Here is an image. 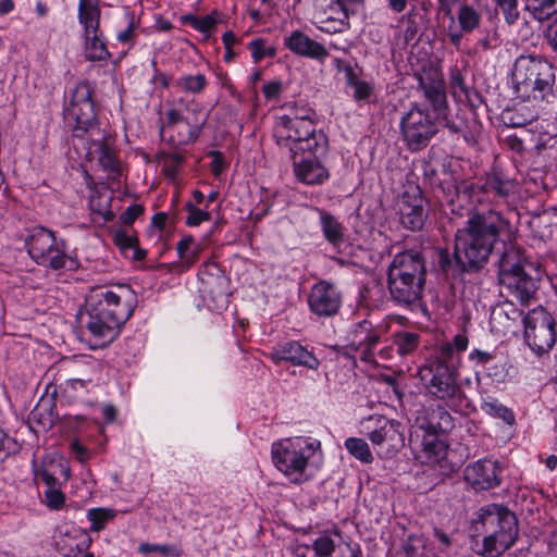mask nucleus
<instances>
[{"label":"nucleus","instance_id":"nucleus-39","mask_svg":"<svg viewBox=\"0 0 557 557\" xmlns=\"http://www.w3.org/2000/svg\"><path fill=\"white\" fill-rule=\"evenodd\" d=\"M345 448L350 455L364 463H371L374 460L368 443L362 438H347L345 441Z\"/></svg>","mask_w":557,"mask_h":557},{"label":"nucleus","instance_id":"nucleus-1","mask_svg":"<svg viewBox=\"0 0 557 557\" xmlns=\"http://www.w3.org/2000/svg\"><path fill=\"white\" fill-rule=\"evenodd\" d=\"M499 252L498 278L522 304L536 294L537 280L524 271V251L512 242L510 221L495 209L471 208L455 234V256L462 270L479 271Z\"/></svg>","mask_w":557,"mask_h":557},{"label":"nucleus","instance_id":"nucleus-43","mask_svg":"<svg viewBox=\"0 0 557 557\" xmlns=\"http://www.w3.org/2000/svg\"><path fill=\"white\" fill-rule=\"evenodd\" d=\"M113 243L122 252H125L138 244V238L135 234H131L124 228H119L113 232Z\"/></svg>","mask_w":557,"mask_h":557},{"label":"nucleus","instance_id":"nucleus-55","mask_svg":"<svg viewBox=\"0 0 557 557\" xmlns=\"http://www.w3.org/2000/svg\"><path fill=\"white\" fill-rule=\"evenodd\" d=\"M423 183L429 187L433 188L436 184H440V177L436 166L430 162L424 161L422 164Z\"/></svg>","mask_w":557,"mask_h":557},{"label":"nucleus","instance_id":"nucleus-63","mask_svg":"<svg viewBox=\"0 0 557 557\" xmlns=\"http://www.w3.org/2000/svg\"><path fill=\"white\" fill-rule=\"evenodd\" d=\"M264 44H265V40L262 38L253 39L252 41L249 42V49L251 51V55H252V59L255 60V62H259L260 60H262L264 58V53H263V50L265 49Z\"/></svg>","mask_w":557,"mask_h":557},{"label":"nucleus","instance_id":"nucleus-29","mask_svg":"<svg viewBox=\"0 0 557 557\" xmlns=\"http://www.w3.org/2000/svg\"><path fill=\"white\" fill-rule=\"evenodd\" d=\"M423 428L429 435L447 433L454 428V419L444 407L437 406V408L433 409L429 414L426 425Z\"/></svg>","mask_w":557,"mask_h":557},{"label":"nucleus","instance_id":"nucleus-42","mask_svg":"<svg viewBox=\"0 0 557 557\" xmlns=\"http://www.w3.org/2000/svg\"><path fill=\"white\" fill-rule=\"evenodd\" d=\"M434 190L435 197L445 201L449 205H454L457 199V181L454 178L440 181V184H436L435 187L432 188Z\"/></svg>","mask_w":557,"mask_h":557},{"label":"nucleus","instance_id":"nucleus-56","mask_svg":"<svg viewBox=\"0 0 557 557\" xmlns=\"http://www.w3.org/2000/svg\"><path fill=\"white\" fill-rule=\"evenodd\" d=\"M351 85L354 86L355 89L354 98L357 101L368 100L373 91L372 86L364 81H354L351 82Z\"/></svg>","mask_w":557,"mask_h":557},{"label":"nucleus","instance_id":"nucleus-35","mask_svg":"<svg viewBox=\"0 0 557 557\" xmlns=\"http://www.w3.org/2000/svg\"><path fill=\"white\" fill-rule=\"evenodd\" d=\"M460 356L455 351V347L449 342L442 344L436 350L435 355L430 359L426 366L443 364L457 370Z\"/></svg>","mask_w":557,"mask_h":557},{"label":"nucleus","instance_id":"nucleus-47","mask_svg":"<svg viewBox=\"0 0 557 557\" xmlns=\"http://www.w3.org/2000/svg\"><path fill=\"white\" fill-rule=\"evenodd\" d=\"M185 208L188 212L186 218V224L188 226H198L202 222L211 219V214L207 210L199 209L191 202H187Z\"/></svg>","mask_w":557,"mask_h":557},{"label":"nucleus","instance_id":"nucleus-15","mask_svg":"<svg viewBox=\"0 0 557 557\" xmlns=\"http://www.w3.org/2000/svg\"><path fill=\"white\" fill-rule=\"evenodd\" d=\"M363 433L373 445L388 444L392 448L404 445V434L400 432L399 422L389 420L381 414H372L361 422Z\"/></svg>","mask_w":557,"mask_h":557},{"label":"nucleus","instance_id":"nucleus-60","mask_svg":"<svg viewBox=\"0 0 557 557\" xmlns=\"http://www.w3.org/2000/svg\"><path fill=\"white\" fill-rule=\"evenodd\" d=\"M469 359L486 369V366L494 360V355L486 350L474 349L470 352Z\"/></svg>","mask_w":557,"mask_h":557},{"label":"nucleus","instance_id":"nucleus-19","mask_svg":"<svg viewBox=\"0 0 557 557\" xmlns=\"http://www.w3.org/2000/svg\"><path fill=\"white\" fill-rule=\"evenodd\" d=\"M269 358L275 363L289 362L293 366L306 367L310 370H318L319 359L301 344L296 341H289L274 346Z\"/></svg>","mask_w":557,"mask_h":557},{"label":"nucleus","instance_id":"nucleus-20","mask_svg":"<svg viewBox=\"0 0 557 557\" xmlns=\"http://www.w3.org/2000/svg\"><path fill=\"white\" fill-rule=\"evenodd\" d=\"M466 482L475 491H486L500 484V468L491 459L468 465L463 471Z\"/></svg>","mask_w":557,"mask_h":557},{"label":"nucleus","instance_id":"nucleus-9","mask_svg":"<svg viewBox=\"0 0 557 557\" xmlns=\"http://www.w3.org/2000/svg\"><path fill=\"white\" fill-rule=\"evenodd\" d=\"M524 341L537 356L548 354L557 341V322L542 306L530 310L523 318Z\"/></svg>","mask_w":557,"mask_h":557},{"label":"nucleus","instance_id":"nucleus-3","mask_svg":"<svg viewBox=\"0 0 557 557\" xmlns=\"http://www.w3.org/2000/svg\"><path fill=\"white\" fill-rule=\"evenodd\" d=\"M317 113L307 106H293L289 114L280 117L274 128L278 145H294L295 151L315 148L319 152L329 149L325 133L317 129Z\"/></svg>","mask_w":557,"mask_h":557},{"label":"nucleus","instance_id":"nucleus-64","mask_svg":"<svg viewBox=\"0 0 557 557\" xmlns=\"http://www.w3.org/2000/svg\"><path fill=\"white\" fill-rule=\"evenodd\" d=\"M547 39L552 49L557 53V16L548 24Z\"/></svg>","mask_w":557,"mask_h":557},{"label":"nucleus","instance_id":"nucleus-36","mask_svg":"<svg viewBox=\"0 0 557 557\" xmlns=\"http://www.w3.org/2000/svg\"><path fill=\"white\" fill-rule=\"evenodd\" d=\"M459 27L466 33L474 32L481 25V14L470 4L463 3L457 14Z\"/></svg>","mask_w":557,"mask_h":557},{"label":"nucleus","instance_id":"nucleus-59","mask_svg":"<svg viewBox=\"0 0 557 557\" xmlns=\"http://www.w3.org/2000/svg\"><path fill=\"white\" fill-rule=\"evenodd\" d=\"M209 156L212 158L210 169L214 176H220L221 173L225 170L226 163L224 161V157L222 152L218 150H212L209 152Z\"/></svg>","mask_w":557,"mask_h":557},{"label":"nucleus","instance_id":"nucleus-50","mask_svg":"<svg viewBox=\"0 0 557 557\" xmlns=\"http://www.w3.org/2000/svg\"><path fill=\"white\" fill-rule=\"evenodd\" d=\"M190 122L183 113L176 109H171L166 112V121L160 126V135L162 136L166 128H175L178 125Z\"/></svg>","mask_w":557,"mask_h":557},{"label":"nucleus","instance_id":"nucleus-45","mask_svg":"<svg viewBox=\"0 0 557 557\" xmlns=\"http://www.w3.org/2000/svg\"><path fill=\"white\" fill-rule=\"evenodd\" d=\"M312 548L315 557H332L336 550L334 541L327 535L315 539Z\"/></svg>","mask_w":557,"mask_h":557},{"label":"nucleus","instance_id":"nucleus-30","mask_svg":"<svg viewBox=\"0 0 557 557\" xmlns=\"http://www.w3.org/2000/svg\"><path fill=\"white\" fill-rule=\"evenodd\" d=\"M420 20L421 15L414 8L398 20L397 27L405 46H408L411 41L417 39L420 30Z\"/></svg>","mask_w":557,"mask_h":557},{"label":"nucleus","instance_id":"nucleus-33","mask_svg":"<svg viewBox=\"0 0 557 557\" xmlns=\"http://www.w3.org/2000/svg\"><path fill=\"white\" fill-rule=\"evenodd\" d=\"M481 410L493 417L503 420L508 425H513L516 417L513 411L500 404L497 399L488 397L481 403Z\"/></svg>","mask_w":557,"mask_h":557},{"label":"nucleus","instance_id":"nucleus-11","mask_svg":"<svg viewBox=\"0 0 557 557\" xmlns=\"http://www.w3.org/2000/svg\"><path fill=\"white\" fill-rule=\"evenodd\" d=\"M65 112L66 116L75 122L74 136L83 137L85 133L96 127L97 113L89 82L83 81L75 86Z\"/></svg>","mask_w":557,"mask_h":557},{"label":"nucleus","instance_id":"nucleus-21","mask_svg":"<svg viewBox=\"0 0 557 557\" xmlns=\"http://www.w3.org/2000/svg\"><path fill=\"white\" fill-rule=\"evenodd\" d=\"M387 274L425 282L426 268L423 255L417 250H405L394 256Z\"/></svg>","mask_w":557,"mask_h":557},{"label":"nucleus","instance_id":"nucleus-18","mask_svg":"<svg viewBox=\"0 0 557 557\" xmlns=\"http://www.w3.org/2000/svg\"><path fill=\"white\" fill-rule=\"evenodd\" d=\"M425 282L387 274L389 298L397 306L412 308L422 299Z\"/></svg>","mask_w":557,"mask_h":557},{"label":"nucleus","instance_id":"nucleus-32","mask_svg":"<svg viewBox=\"0 0 557 557\" xmlns=\"http://www.w3.org/2000/svg\"><path fill=\"white\" fill-rule=\"evenodd\" d=\"M176 250L183 267L189 269L198 260L201 246L193 236H185L177 243Z\"/></svg>","mask_w":557,"mask_h":557},{"label":"nucleus","instance_id":"nucleus-38","mask_svg":"<svg viewBox=\"0 0 557 557\" xmlns=\"http://www.w3.org/2000/svg\"><path fill=\"white\" fill-rule=\"evenodd\" d=\"M63 544L60 547V552L65 557H83L88 547L90 546L91 540L86 534L82 535L78 540L65 539L62 541Z\"/></svg>","mask_w":557,"mask_h":557},{"label":"nucleus","instance_id":"nucleus-62","mask_svg":"<svg viewBox=\"0 0 557 557\" xmlns=\"http://www.w3.org/2000/svg\"><path fill=\"white\" fill-rule=\"evenodd\" d=\"M459 96H463L467 103L472 108L476 109L483 102L481 95L474 88L468 87Z\"/></svg>","mask_w":557,"mask_h":557},{"label":"nucleus","instance_id":"nucleus-7","mask_svg":"<svg viewBox=\"0 0 557 557\" xmlns=\"http://www.w3.org/2000/svg\"><path fill=\"white\" fill-rule=\"evenodd\" d=\"M319 441L307 442L301 446L299 441L288 440L286 444L274 443L271 454L275 467L289 478L293 483H301L309 459L320 447Z\"/></svg>","mask_w":557,"mask_h":557},{"label":"nucleus","instance_id":"nucleus-23","mask_svg":"<svg viewBox=\"0 0 557 557\" xmlns=\"http://www.w3.org/2000/svg\"><path fill=\"white\" fill-rule=\"evenodd\" d=\"M87 157L97 158L100 166L111 181L119 182L121 177V164L114 151L109 147L104 138L92 139L87 147Z\"/></svg>","mask_w":557,"mask_h":557},{"label":"nucleus","instance_id":"nucleus-49","mask_svg":"<svg viewBox=\"0 0 557 557\" xmlns=\"http://www.w3.org/2000/svg\"><path fill=\"white\" fill-rule=\"evenodd\" d=\"M20 449L21 445L17 441L10 437L2 429H0V457L7 458L10 455L17 454Z\"/></svg>","mask_w":557,"mask_h":557},{"label":"nucleus","instance_id":"nucleus-4","mask_svg":"<svg viewBox=\"0 0 557 557\" xmlns=\"http://www.w3.org/2000/svg\"><path fill=\"white\" fill-rule=\"evenodd\" d=\"M476 524L484 534L481 555L485 557H499L518 540V519L504 505L488 504L481 507Z\"/></svg>","mask_w":557,"mask_h":557},{"label":"nucleus","instance_id":"nucleus-28","mask_svg":"<svg viewBox=\"0 0 557 557\" xmlns=\"http://www.w3.org/2000/svg\"><path fill=\"white\" fill-rule=\"evenodd\" d=\"M85 58L89 61H107L110 59L109 52L102 35L99 32L85 34Z\"/></svg>","mask_w":557,"mask_h":557},{"label":"nucleus","instance_id":"nucleus-31","mask_svg":"<svg viewBox=\"0 0 557 557\" xmlns=\"http://www.w3.org/2000/svg\"><path fill=\"white\" fill-rule=\"evenodd\" d=\"M512 190V184L509 180H504L497 173L486 174L484 182L480 186V191L483 194L493 193L499 198H506Z\"/></svg>","mask_w":557,"mask_h":557},{"label":"nucleus","instance_id":"nucleus-2","mask_svg":"<svg viewBox=\"0 0 557 557\" xmlns=\"http://www.w3.org/2000/svg\"><path fill=\"white\" fill-rule=\"evenodd\" d=\"M135 306L136 297L131 290L121 287L116 293L98 287L87 296L85 311H79L77 319L89 332L94 346L106 347L119 337Z\"/></svg>","mask_w":557,"mask_h":557},{"label":"nucleus","instance_id":"nucleus-58","mask_svg":"<svg viewBox=\"0 0 557 557\" xmlns=\"http://www.w3.org/2000/svg\"><path fill=\"white\" fill-rule=\"evenodd\" d=\"M143 212L144 207L141 205H132L120 215V221L124 225H131Z\"/></svg>","mask_w":557,"mask_h":557},{"label":"nucleus","instance_id":"nucleus-51","mask_svg":"<svg viewBox=\"0 0 557 557\" xmlns=\"http://www.w3.org/2000/svg\"><path fill=\"white\" fill-rule=\"evenodd\" d=\"M481 184L468 180L457 181V199L465 197L471 200L480 191Z\"/></svg>","mask_w":557,"mask_h":557},{"label":"nucleus","instance_id":"nucleus-24","mask_svg":"<svg viewBox=\"0 0 557 557\" xmlns=\"http://www.w3.org/2000/svg\"><path fill=\"white\" fill-rule=\"evenodd\" d=\"M100 15L99 0H79L78 21L83 25L85 34L99 32Z\"/></svg>","mask_w":557,"mask_h":557},{"label":"nucleus","instance_id":"nucleus-44","mask_svg":"<svg viewBox=\"0 0 557 557\" xmlns=\"http://www.w3.org/2000/svg\"><path fill=\"white\" fill-rule=\"evenodd\" d=\"M163 158H164V161L162 164L163 174L169 178H172V180L175 178L178 173L180 166L184 162V157L180 153L174 152V153L164 154Z\"/></svg>","mask_w":557,"mask_h":557},{"label":"nucleus","instance_id":"nucleus-22","mask_svg":"<svg viewBox=\"0 0 557 557\" xmlns=\"http://www.w3.org/2000/svg\"><path fill=\"white\" fill-rule=\"evenodd\" d=\"M284 46L294 54L319 62H324L330 55L327 49L319 41L310 38L299 29L293 30L284 38Z\"/></svg>","mask_w":557,"mask_h":557},{"label":"nucleus","instance_id":"nucleus-40","mask_svg":"<svg viewBox=\"0 0 557 557\" xmlns=\"http://www.w3.org/2000/svg\"><path fill=\"white\" fill-rule=\"evenodd\" d=\"M176 87L185 92L200 94L208 85V79L205 74L198 73L196 75H183L176 83Z\"/></svg>","mask_w":557,"mask_h":557},{"label":"nucleus","instance_id":"nucleus-54","mask_svg":"<svg viewBox=\"0 0 557 557\" xmlns=\"http://www.w3.org/2000/svg\"><path fill=\"white\" fill-rule=\"evenodd\" d=\"M46 504L51 509H60L65 502V496L57 486L45 492Z\"/></svg>","mask_w":557,"mask_h":557},{"label":"nucleus","instance_id":"nucleus-52","mask_svg":"<svg viewBox=\"0 0 557 557\" xmlns=\"http://www.w3.org/2000/svg\"><path fill=\"white\" fill-rule=\"evenodd\" d=\"M110 199L111 198L107 199L106 205H101L100 197H98V198L91 197L90 202H89L91 211L94 213L99 214L103 219L104 222L112 221L114 218L113 211L109 208Z\"/></svg>","mask_w":557,"mask_h":557},{"label":"nucleus","instance_id":"nucleus-57","mask_svg":"<svg viewBox=\"0 0 557 557\" xmlns=\"http://www.w3.org/2000/svg\"><path fill=\"white\" fill-rule=\"evenodd\" d=\"M431 438H424L422 442L423 450L429 455L438 457L444 451V443L440 441L435 435H430Z\"/></svg>","mask_w":557,"mask_h":557},{"label":"nucleus","instance_id":"nucleus-14","mask_svg":"<svg viewBox=\"0 0 557 557\" xmlns=\"http://www.w3.org/2000/svg\"><path fill=\"white\" fill-rule=\"evenodd\" d=\"M347 348L360 354L363 362H375L374 356L381 343V334L369 320L355 323L347 333Z\"/></svg>","mask_w":557,"mask_h":557},{"label":"nucleus","instance_id":"nucleus-13","mask_svg":"<svg viewBox=\"0 0 557 557\" xmlns=\"http://www.w3.org/2000/svg\"><path fill=\"white\" fill-rule=\"evenodd\" d=\"M343 304V293L335 283L320 280L312 285L308 295V306L320 318L336 315Z\"/></svg>","mask_w":557,"mask_h":557},{"label":"nucleus","instance_id":"nucleus-16","mask_svg":"<svg viewBox=\"0 0 557 557\" xmlns=\"http://www.w3.org/2000/svg\"><path fill=\"white\" fill-rule=\"evenodd\" d=\"M425 198L419 186L405 190L398 202L400 223L412 232L422 230L428 213L424 208Z\"/></svg>","mask_w":557,"mask_h":557},{"label":"nucleus","instance_id":"nucleus-26","mask_svg":"<svg viewBox=\"0 0 557 557\" xmlns=\"http://www.w3.org/2000/svg\"><path fill=\"white\" fill-rule=\"evenodd\" d=\"M320 224L324 238L333 247H339L344 242V226L331 213L322 211L320 214Z\"/></svg>","mask_w":557,"mask_h":557},{"label":"nucleus","instance_id":"nucleus-10","mask_svg":"<svg viewBox=\"0 0 557 557\" xmlns=\"http://www.w3.org/2000/svg\"><path fill=\"white\" fill-rule=\"evenodd\" d=\"M438 132L435 119L414 103L400 120V134L410 151L424 149Z\"/></svg>","mask_w":557,"mask_h":557},{"label":"nucleus","instance_id":"nucleus-8","mask_svg":"<svg viewBox=\"0 0 557 557\" xmlns=\"http://www.w3.org/2000/svg\"><path fill=\"white\" fill-rule=\"evenodd\" d=\"M419 374L432 397L445 401L450 408L460 406L463 392L457 382V370L437 363L422 367Z\"/></svg>","mask_w":557,"mask_h":557},{"label":"nucleus","instance_id":"nucleus-25","mask_svg":"<svg viewBox=\"0 0 557 557\" xmlns=\"http://www.w3.org/2000/svg\"><path fill=\"white\" fill-rule=\"evenodd\" d=\"M205 124L206 119L202 121L195 120L194 122H186V124L178 125L173 128L175 134L170 136L168 143L172 147L194 144L198 139Z\"/></svg>","mask_w":557,"mask_h":557},{"label":"nucleus","instance_id":"nucleus-6","mask_svg":"<svg viewBox=\"0 0 557 557\" xmlns=\"http://www.w3.org/2000/svg\"><path fill=\"white\" fill-rule=\"evenodd\" d=\"M29 257L39 265L61 270L70 260L66 255V240L57 238L55 233L44 226L32 228L25 238Z\"/></svg>","mask_w":557,"mask_h":557},{"label":"nucleus","instance_id":"nucleus-12","mask_svg":"<svg viewBox=\"0 0 557 557\" xmlns=\"http://www.w3.org/2000/svg\"><path fill=\"white\" fill-rule=\"evenodd\" d=\"M289 150L294 173L299 182L306 185H322L329 180L330 172L321 162V158L326 154L327 149L321 152L315 148L295 151L294 145H290Z\"/></svg>","mask_w":557,"mask_h":557},{"label":"nucleus","instance_id":"nucleus-41","mask_svg":"<svg viewBox=\"0 0 557 557\" xmlns=\"http://www.w3.org/2000/svg\"><path fill=\"white\" fill-rule=\"evenodd\" d=\"M115 517V511L109 508H91L87 511V518L91 522L90 531L99 532L106 523Z\"/></svg>","mask_w":557,"mask_h":557},{"label":"nucleus","instance_id":"nucleus-46","mask_svg":"<svg viewBox=\"0 0 557 557\" xmlns=\"http://www.w3.org/2000/svg\"><path fill=\"white\" fill-rule=\"evenodd\" d=\"M502 10L505 21L512 25L519 18L518 0H493Z\"/></svg>","mask_w":557,"mask_h":557},{"label":"nucleus","instance_id":"nucleus-5","mask_svg":"<svg viewBox=\"0 0 557 557\" xmlns=\"http://www.w3.org/2000/svg\"><path fill=\"white\" fill-rule=\"evenodd\" d=\"M517 96L523 100H547L553 96L555 69L541 55H520L512 70Z\"/></svg>","mask_w":557,"mask_h":557},{"label":"nucleus","instance_id":"nucleus-27","mask_svg":"<svg viewBox=\"0 0 557 557\" xmlns=\"http://www.w3.org/2000/svg\"><path fill=\"white\" fill-rule=\"evenodd\" d=\"M392 344L400 357L412 355L421 344L418 332L398 331L391 335Z\"/></svg>","mask_w":557,"mask_h":557},{"label":"nucleus","instance_id":"nucleus-61","mask_svg":"<svg viewBox=\"0 0 557 557\" xmlns=\"http://www.w3.org/2000/svg\"><path fill=\"white\" fill-rule=\"evenodd\" d=\"M450 86L454 89V94H457V90H459V95L469 87L466 85L465 78L458 69H453L450 72Z\"/></svg>","mask_w":557,"mask_h":557},{"label":"nucleus","instance_id":"nucleus-17","mask_svg":"<svg viewBox=\"0 0 557 557\" xmlns=\"http://www.w3.org/2000/svg\"><path fill=\"white\" fill-rule=\"evenodd\" d=\"M414 77L433 110L437 114H442L446 109L445 83L442 72L432 65H423L420 71L414 73Z\"/></svg>","mask_w":557,"mask_h":557},{"label":"nucleus","instance_id":"nucleus-48","mask_svg":"<svg viewBox=\"0 0 557 557\" xmlns=\"http://www.w3.org/2000/svg\"><path fill=\"white\" fill-rule=\"evenodd\" d=\"M454 258L456 256L454 255ZM438 265L443 272L446 274H451L453 276L459 275L462 272H468L467 270H462L461 267L457 263V259L455 262L450 259V255L447 250H441L438 253Z\"/></svg>","mask_w":557,"mask_h":557},{"label":"nucleus","instance_id":"nucleus-37","mask_svg":"<svg viewBox=\"0 0 557 557\" xmlns=\"http://www.w3.org/2000/svg\"><path fill=\"white\" fill-rule=\"evenodd\" d=\"M214 13L208 14L203 17H198L194 14H185L180 17V22L183 25H189L201 34H209L214 30L216 25V18Z\"/></svg>","mask_w":557,"mask_h":557},{"label":"nucleus","instance_id":"nucleus-34","mask_svg":"<svg viewBox=\"0 0 557 557\" xmlns=\"http://www.w3.org/2000/svg\"><path fill=\"white\" fill-rule=\"evenodd\" d=\"M527 11L537 21H545L557 13V0H525Z\"/></svg>","mask_w":557,"mask_h":557},{"label":"nucleus","instance_id":"nucleus-53","mask_svg":"<svg viewBox=\"0 0 557 557\" xmlns=\"http://www.w3.org/2000/svg\"><path fill=\"white\" fill-rule=\"evenodd\" d=\"M138 550L143 554L148 553H159L164 556H177V552L175 546L173 545H157V544H149V543H141L139 545Z\"/></svg>","mask_w":557,"mask_h":557}]
</instances>
